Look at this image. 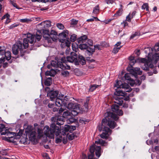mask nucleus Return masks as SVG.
<instances>
[{
	"instance_id": "1",
	"label": "nucleus",
	"mask_w": 159,
	"mask_h": 159,
	"mask_svg": "<svg viewBox=\"0 0 159 159\" xmlns=\"http://www.w3.org/2000/svg\"><path fill=\"white\" fill-rule=\"evenodd\" d=\"M51 120L54 123L51 124L50 129L48 126L44 127V133L47 137L51 139H53L54 134L57 136L60 135V133L61 132V127L60 126V128L59 127L56 126V125H63L64 121L63 118L61 117H52Z\"/></svg>"
},
{
	"instance_id": "2",
	"label": "nucleus",
	"mask_w": 159,
	"mask_h": 159,
	"mask_svg": "<svg viewBox=\"0 0 159 159\" xmlns=\"http://www.w3.org/2000/svg\"><path fill=\"white\" fill-rule=\"evenodd\" d=\"M111 118L116 120L118 119V117L116 115L110 112L107 113V117L102 120V127H104L103 130L105 131V132H103L100 135V136L102 138L107 139L109 135L108 133H111L110 129L108 127L105 126L108 125L110 128L112 129L114 128L116 126V123L114 121L112 120Z\"/></svg>"
},
{
	"instance_id": "3",
	"label": "nucleus",
	"mask_w": 159,
	"mask_h": 159,
	"mask_svg": "<svg viewBox=\"0 0 159 159\" xmlns=\"http://www.w3.org/2000/svg\"><path fill=\"white\" fill-rule=\"evenodd\" d=\"M37 129L38 133V138H40L43 135V129L39 127L37 123H34V130L33 129L32 126L29 125L25 129V131L27 135H28L29 139L31 141L35 142L36 140L37 135L36 131Z\"/></svg>"
},
{
	"instance_id": "4",
	"label": "nucleus",
	"mask_w": 159,
	"mask_h": 159,
	"mask_svg": "<svg viewBox=\"0 0 159 159\" xmlns=\"http://www.w3.org/2000/svg\"><path fill=\"white\" fill-rule=\"evenodd\" d=\"M45 39V42L48 43L52 42V39L50 38V32L47 29L41 28L40 29L38 30L35 35H34L35 38L38 41H39L42 38V34Z\"/></svg>"
},
{
	"instance_id": "5",
	"label": "nucleus",
	"mask_w": 159,
	"mask_h": 159,
	"mask_svg": "<svg viewBox=\"0 0 159 159\" xmlns=\"http://www.w3.org/2000/svg\"><path fill=\"white\" fill-rule=\"evenodd\" d=\"M18 130L19 131L16 135V133L11 132L8 129V131L10 134H8V133H7L5 134L7 136V138L8 141L13 143H15L17 142L16 140H17V142L20 143V140H19V139L20 138V128L18 129Z\"/></svg>"
},
{
	"instance_id": "6",
	"label": "nucleus",
	"mask_w": 159,
	"mask_h": 159,
	"mask_svg": "<svg viewBox=\"0 0 159 159\" xmlns=\"http://www.w3.org/2000/svg\"><path fill=\"white\" fill-rule=\"evenodd\" d=\"M64 95L61 94H59L55 100V104L57 106H66L67 105V102L70 98L69 96H66L64 97Z\"/></svg>"
},
{
	"instance_id": "7",
	"label": "nucleus",
	"mask_w": 159,
	"mask_h": 159,
	"mask_svg": "<svg viewBox=\"0 0 159 159\" xmlns=\"http://www.w3.org/2000/svg\"><path fill=\"white\" fill-rule=\"evenodd\" d=\"M67 107L71 111V114L74 116H76L80 112L81 107L79 104L69 103L67 105Z\"/></svg>"
},
{
	"instance_id": "8",
	"label": "nucleus",
	"mask_w": 159,
	"mask_h": 159,
	"mask_svg": "<svg viewBox=\"0 0 159 159\" xmlns=\"http://www.w3.org/2000/svg\"><path fill=\"white\" fill-rule=\"evenodd\" d=\"M101 148L100 146H96L95 144L91 146L90 148V154L88 156V159H97L94 157V152L95 150V154L97 157L99 158L101 155Z\"/></svg>"
},
{
	"instance_id": "9",
	"label": "nucleus",
	"mask_w": 159,
	"mask_h": 159,
	"mask_svg": "<svg viewBox=\"0 0 159 159\" xmlns=\"http://www.w3.org/2000/svg\"><path fill=\"white\" fill-rule=\"evenodd\" d=\"M114 88H117V89L121 88L124 89L126 92H129L132 90V89L129 86L127 83H122L120 81L116 80V83L114 85Z\"/></svg>"
},
{
	"instance_id": "10",
	"label": "nucleus",
	"mask_w": 159,
	"mask_h": 159,
	"mask_svg": "<svg viewBox=\"0 0 159 159\" xmlns=\"http://www.w3.org/2000/svg\"><path fill=\"white\" fill-rule=\"evenodd\" d=\"M27 35V38H24L23 40V46L24 48H26L28 46V43L32 44L34 41V35H33L31 34H24Z\"/></svg>"
},
{
	"instance_id": "11",
	"label": "nucleus",
	"mask_w": 159,
	"mask_h": 159,
	"mask_svg": "<svg viewBox=\"0 0 159 159\" xmlns=\"http://www.w3.org/2000/svg\"><path fill=\"white\" fill-rule=\"evenodd\" d=\"M51 65L52 66L55 68H57L59 67L63 70L65 69L70 70V66L66 65V66L65 65H64L63 64H62L60 62H58L57 61H52L51 63Z\"/></svg>"
},
{
	"instance_id": "12",
	"label": "nucleus",
	"mask_w": 159,
	"mask_h": 159,
	"mask_svg": "<svg viewBox=\"0 0 159 159\" xmlns=\"http://www.w3.org/2000/svg\"><path fill=\"white\" fill-rule=\"evenodd\" d=\"M67 61L71 63H74L75 65L79 64V62L77 59V55L74 52L71 53V56L66 57Z\"/></svg>"
},
{
	"instance_id": "13",
	"label": "nucleus",
	"mask_w": 159,
	"mask_h": 159,
	"mask_svg": "<svg viewBox=\"0 0 159 159\" xmlns=\"http://www.w3.org/2000/svg\"><path fill=\"white\" fill-rule=\"evenodd\" d=\"M0 54L1 55H4L7 60L8 61L11 58V53L10 51L5 52L4 47L0 46Z\"/></svg>"
},
{
	"instance_id": "14",
	"label": "nucleus",
	"mask_w": 159,
	"mask_h": 159,
	"mask_svg": "<svg viewBox=\"0 0 159 159\" xmlns=\"http://www.w3.org/2000/svg\"><path fill=\"white\" fill-rule=\"evenodd\" d=\"M59 92L58 91H51L47 93V96L48 97L50 98L51 101H53L59 95Z\"/></svg>"
},
{
	"instance_id": "15",
	"label": "nucleus",
	"mask_w": 159,
	"mask_h": 159,
	"mask_svg": "<svg viewBox=\"0 0 159 159\" xmlns=\"http://www.w3.org/2000/svg\"><path fill=\"white\" fill-rule=\"evenodd\" d=\"M129 71L135 78L137 77V74L141 75L142 74V71L140 70V68L138 67L135 68L134 69H130Z\"/></svg>"
},
{
	"instance_id": "16",
	"label": "nucleus",
	"mask_w": 159,
	"mask_h": 159,
	"mask_svg": "<svg viewBox=\"0 0 159 159\" xmlns=\"http://www.w3.org/2000/svg\"><path fill=\"white\" fill-rule=\"evenodd\" d=\"M20 41H18L16 44H15L12 47V51L13 54L17 55L19 52V51L20 49Z\"/></svg>"
},
{
	"instance_id": "17",
	"label": "nucleus",
	"mask_w": 159,
	"mask_h": 159,
	"mask_svg": "<svg viewBox=\"0 0 159 159\" xmlns=\"http://www.w3.org/2000/svg\"><path fill=\"white\" fill-rule=\"evenodd\" d=\"M51 22L49 20H46L42 22L41 23L38 25L39 27L40 26H43L42 28L44 29H48V28L50 27L51 26Z\"/></svg>"
},
{
	"instance_id": "18",
	"label": "nucleus",
	"mask_w": 159,
	"mask_h": 159,
	"mask_svg": "<svg viewBox=\"0 0 159 159\" xmlns=\"http://www.w3.org/2000/svg\"><path fill=\"white\" fill-rule=\"evenodd\" d=\"M71 126L68 125H66L63 130L60 129L61 132L60 133V134H61L63 136L66 135V132L68 131L71 132ZM59 135H60V134Z\"/></svg>"
},
{
	"instance_id": "19",
	"label": "nucleus",
	"mask_w": 159,
	"mask_h": 159,
	"mask_svg": "<svg viewBox=\"0 0 159 159\" xmlns=\"http://www.w3.org/2000/svg\"><path fill=\"white\" fill-rule=\"evenodd\" d=\"M61 43V48H63L66 47H69L70 45V42L67 39H62Z\"/></svg>"
},
{
	"instance_id": "20",
	"label": "nucleus",
	"mask_w": 159,
	"mask_h": 159,
	"mask_svg": "<svg viewBox=\"0 0 159 159\" xmlns=\"http://www.w3.org/2000/svg\"><path fill=\"white\" fill-rule=\"evenodd\" d=\"M8 131V129H6L5 125L2 124H0V133H1V135H5L6 133H7ZM8 134H10L8 132Z\"/></svg>"
},
{
	"instance_id": "21",
	"label": "nucleus",
	"mask_w": 159,
	"mask_h": 159,
	"mask_svg": "<svg viewBox=\"0 0 159 159\" xmlns=\"http://www.w3.org/2000/svg\"><path fill=\"white\" fill-rule=\"evenodd\" d=\"M50 38L53 40L52 42L57 40V34L55 31L53 30H52L50 33Z\"/></svg>"
},
{
	"instance_id": "22",
	"label": "nucleus",
	"mask_w": 159,
	"mask_h": 159,
	"mask_svg": "<svg viewBox=\"0 0 159 159\" xmlns=\"http://www.w3.org/2000/svg\"><path fill=\"white\" fill-rule=\"evenodd\" d=\"M151 56V54L149 53L148 54V59L143 58L141 59V61L142 62L145 63L147 66L148 65L149 63L152 61V58L150 57Z\"/></svg>"
},
{
	"instance_id": "23",
	"label": "nucleus",
	"mask_w": 159,
	"mask_h": 159,
	"mask_svg": "<svg viewBox=\"0 0 159 159\" xmlns=\"http://www.w3.org/2000/svg\"><path fill=\"white\" fill-rule=\"evenodd\" d=\"M150 53L151 54V56L150 57L152 58V61H153L154 63L156 64L159 60V54L155 53L152 55V53Z\"/></svg>"
},
{
	"instance_id": "24",
	"label": "nucleus",
	"mask_w": 159,
	"mask_h": 159,
	"mask_svg": "<svg viewBox=\"0 0 159 159\" xmlns=\"http://www.w3.org/2000/svg\"><path fill=\"white\" fill-rule=\"evenodd\" d=\"M115 89L116 91L114 93V95L116 96H124L126 94L125 92L120 90L119 89Z\"/></svg>"
},
{
	"instance_id": "25",
	"label": "nucleus",
	"mask_w": 159,
	"mask_h": 159,
	"mask_svg": "<svg viewBox=\"0 0 159 159\" xmlns=\"http://www.w3.org/2000/svg\"><path fill=\"white\" fill-rule=\"evenodd\" d=\"M111 110L112 111L115 113H118L119 110V106L117 104H113L111 106Z\"/></svg>"
},
{
	"instance_id": "26",
	"label": "nucleus",
	"mask_w": 159,
	"mask_h": 159,
	"mask_svg": "<svg viewBox=\"0 0 159 159\" xmlns=\"http://www.w3.org/2000/svg\"><path fill=\"white\" fill-rule=\"evenodd\" d=\"M52 83V79L51 77L47 78L44 82L45 84L47 86H50Z\"/></svg>"
},
{
	"instance_id": "27",
	"label": "nucleus",
	"mask_w": 159,
	"mask_h": 159,
	"mask_svg": "<svg viewBox=\"0 0 159 159\" xmlns=\"http://www.w3.org/2000/svg\"><path fill=\"white\" fill-rule=\"evenodd\" d=\"M95 143L100 144L102 146H105L107 145V144H106L105 141L102 140L101 139H100L98 141H95Z\"/></svg>"
},
{
	"instance_id": "28",
	"label": "nucleus",
	"mask_w": 159,
	"mask_h": 159,
	"mask_svg": "<svg viewBox=\"0 0 159 159\" xmlns=\"http://www.w3.org/2000/svg\"><path fill=\"white\" fill-rule=\"evenodd\" d=\"M114 102L117 104L121 105L122 104L123 101L121 98L117 97V98L115 99V101H114Z\"/></svg>"
},
{
	"instance_id": "29",
	"label": "nucleus",
	"mask_w": 159,
	"mask_h": 159,
	"mask_svg": "<svg viewBox=\"0 0 159 159\" xmlns=\"http://www.w3.org/2000/svg\"><path fill=\"white\" fill-rule=\"evenodd\" d=\"M88 47V46L86 43H81L79 45V48L81 49H86Z\"/></svg>"
},
{
	"instance_id": "30",
	"label": "nucleus",
	"mask_w": 159,
	"mask_h": 159,
	"mask_svg": "<svg viewBox=\"0 0 159 159\" xmlns=\"http://www.w3.org/2000/svg\"><path fill=\"white\" fill-rule=\"evenodd\" d=\"M67 138L70 140H71L74 139L76 136L75 134L74 133L71 134H67Z\"/></svg>"
},
{
	"instance_id": "31",
	"label": "nucleus",
	"mask_w": 159,
	"mask_h": 159,
	"mask_svg": "<svg viewBox=\"0 0 159 159\" xmlns=\"http://www.w3.org/2000/svg\"><path fill=\"white\" fill-rule=\"evenodd\" d=\"M87 37L86 35H84L79 38V41L80 43H84L87 40Z\"/></svg>"
},
{
	"instance_id": "32",
	"label": "nucleus",
	"mask_w": 159,
	"mask_h": 159,
	"mask_svg": "<svg viewBox=\"0 0 159 159\" xmlns=\"http://www.w3.org/2000/svg\"><path fill=\"white\" fill-rule=\"evenodd\" d=\"M71 113L68 111H64L63 114V117L64 118H66L68 116H70Z\"/></svg>"
},
{
	"instance_id": "33",
	"label": "nucleus",
	"mask_w": 159,
	"mask_h": 159,
	"mask_svg": "<svg viewBox=\"0 0 159 159\" xmlns=\"http://www.w3.org/2000/svg\"><path fill=\"white\" fill-rule=\"evenodd\" d=\"M99 10V7L98 5L94 7L93 10V12L94 14H97L98 13Z\"/></svg>"
},
{
	"instance_id": "34",
	"label": "nucleus",
	"mask_w": 159,
	"mask_h": 159,
	"mask_svg": "<svg viewBox=\"0 0 159 159\" xmlns=\"http://www.w3.org/2000/svg\"><path fill=\"white\" fill-rule=\"evenodd\" d=\"M61 35L65 38H66L68 34V31L67 30H64L62 33L61 34Z\"/></svg>"
},
{
	"instance_id": "35",
	"label": "nucleus",
	"mask_w": 159,
	"mask_h": 159,
	"mask_svg": "<svg viewBox=\"0 0 159 159\" xmlns=\"http://www.w3.org/2000/svg\"><path fill=\"white\" fill-rule=\"evenodd\" d=\"M72 47L73 50L76 52L78 50V45L75 43H73L72 45Z\"/></svg>"
},
{
	"instance_id": "36",
	"label": "nucleus",
	"mask_w": 159,
	"mask_h": 159,
	"mask_svg": "<svg viewBox=\"0 0 159 159\" xmlns=\"http://www.w3.org/2000/svg\"><path fill=\"white\" fill-rule=\"evenodd\" d=\"M142 9H146L147 11H149L148 5V4L147 3H145L143 4L142 7Z\"/></svg>"
},
{
	"instance_id": "37",
	"label": "nucleus",
	"mask_w": 159,
	"mask_h": 159,
	"mask_svg": "<svg viewBox=\"0 0 159 159\" xmlns=\"http://www.w3.org/2000/svg\"><path fill=\"white\" fill-rule=\"evenodd\" d=\"M151 49L152 51H153V50L155 51H159V43L156 44L154 48H151Z\"/></svg>"
},
{
	"instance_id": "38",
	"label": "nucleus",
	"mask_w": 159,
	"mask_h": 159,
	"mask_svg": "<svg viewBox=\"0 0 159 159\" xmlns=\"http://www.w3.org/2000/svg\"><path fill=\"white\" fill-rule=\"evenodd\" d=\"M76 39V35L75 34H73L71 35L70 37V40L71 42L75 41Z\"/></svg>"
},
{
	"instance_id": "39",
	"label": "nucleus",
	"mask_w": 159,
	"mask_h": 159,
	"mask_svg": "<svg viewBox=\"0 0 159 159\" xmlns=\"http://www.w3.org/2000/svg\"><path fill=\"white\" fill-rule=\"evenodd\" d=\"M122 10H123L121 8H120L118 11L114 14V16H120L122 14Z\"/></svg>"
},
{
	"instance_id": "40",
	"label": "nucleus",
	"mask_w": 159,
	"mask_h": 159,
	"mask_svg": "<svg viewBox=\"0 0 159 159\" xmlns=\"http://www.w3.org/2000/svg\"><path fill=\"white\" fill-rule=\"evenodd\" d=\"M61 74L64 77H66L69 75V72L67 71H62L61 72Z\"/></svg>"
},
{
	"instance_id": "41",
	"label": "nucleus",
	"mask_w": 159,
	"mask_h": 159,
	"mask_svg": "<svg viewBox=\"0 0 159 159\" xmlns=\"http://www.w3.org/2000/svg\"><path fill=\"white\" fill-rule=\"evenodd\" d=\"M98 86L99 85L96 84L93 85L90 87L89 90L90 91L92 92L95 90L96 89Z\"/></svg>"
},
{
	"instance_id": "42",
	"label": "nucleus",
	"mask_w": 159,
	"mask_h": 159,
	"mask_svg": "<svg viewBox=\"0 0 159 159\" xmlns=\"http://www.w3.org/2000/svg\"><path fill=\"white\" fill-rule=\"evenodd\" d=\"M61 62H60L62 64H63L62 63H64V64H63L64 65H65L66 66V65H67L66 63L67 62V60H66V58L65 57H63L61 58Z\"/></svg>"
},
{
	"instance_id": "43",
	"label": "nucleus",
	"mask_w": 159,
	"mask_h": 159,
	"mask_svg": "<svg viewBox=\"0 0 159 159\" xmlns=\"http://www.w3.org/2000/svg\"><path fill=\"white\" fill-rule=\"evenodd\" d=\"M121 46H120L119 47H115H115L114 48L113 50V53H114L115 54H116L117 53L119 50L120 48H121Z\"/></svg>"
},
{
	"instance_id": "44",
	"label": "nucleus",
	"mask_w": 159,
	"mask_h": 159,
	"mask_svg": "<svg viewBox=\"0 0 159 159\" xmlns=\"http://www.w3.org/2000/svg\"><path fill=\"white\" fill-rule=\"evenodd\" d=\"M57 26L60 30H63L64 28L63 25L61 23H57Z\"/></svg>"
},
{
	"instance_id": "45",
	"label": "nucleus",
	"mask_w": 159,
	"mask_h": 159,
	"mask_svg": "<svg viewBox=\"0 0 159 159\" xmlns=\"http://www.w3.org/2000/svg\"><path fill=\"white\" fill-rule=\"evenodd\" d=\"M124 77L126 80H131V79L130 77V74L129 73H126L124 75Z\"/></svg>"
},
{
	"instance_id": "46",
	"label": "nucleus",
	"mask_w": 159,
	"mask_h": 159,
	"mask_svg": "<svg viewBox=\"0 0 159 159\" xmlns=\"http://www.w3.org/2000/svg\"><path fill=\"white\" fill-rule=\"evenodd\" d=\"M75 121V119L73 118H71L67 120V122L68 124L72 123Z\"/></svg>"
},
{
	"instance_id": "47",
	"label": "nucleus",
	"mask_w": 159,
	"mask_h": 159,
	"mask_svg": "<svg viewBox=\"0 0 159 159\" xmlns=\"http://www.w3.org/2000/svg\"><path fill=\"white\" fill-rule=\"evenodd\" d=\"M86 43L88 44V45L90 46H92L93 45V41H92L91 39H88L87 40V39L86 41Z\"/></svg>"
},
{
	"instance_id": "48",
	"label": "nucleus",
	"mask_w": 159,
	"mask_h": 159,
	"mask_svg": "<svg viewBox=\"0 0 159 159\" xmlns=\"http://www.w3.org/2000/svg\"><path fill=\"white\" fill-rule=\"evenodd\" d=\"M50 74L51 76H53L55 75L56 74V72L54 70L51 69V70H50Z\"/></svg>"
},
{
	"instance_id": "49",
	"label": "nucleus",
	"mask_w": 159,
	"mask_h": 159,
	"mask_svg": "<svg viewBox=\"0 0 159 159\" xmlns=\"http://www.w3.org/2000/svg\"><path fill=\"white\" fill-rule=\"evenodd\" d=\"M140 34V33L138 32H136L134 34L131 35L130 38L131 39H133L134 37L137 36H139Z\"/></svg>"
},
{
	"instance_id": "50",
	"label": "nucleus",
	"mask_w": 159,
	"mask_h": 159,
	"mask_svg": "<svg viewBox=\"0 0 159 159\" xmlns=\"http://www.w3.org/2000/svg\"><path fill=\"white\" fill-rule=\"evenodd\" d=\"M62 137L61 136V137L60 136V138H57L56 139V143H61L62 140Z\"/></svg>"
},
{
	"instance_id": "51",
	"label": "nucleus",
	"mask_w": 159,
	"mask_h": 159,
	"mask_svg": "<svg viewBox=\"0 0 159 159\" xmlns=\"http://www.w3.org/2000/svg\"><path fill=\"white\" fill-rule=\"evenodd\" d=\"M105 1L108 4H112L114 2L115 0H105Z\"/></svg>"
},
{
	"instance_id": "52",
	"label": "nucleus",
	"mask_w": 159,
	"mask_h": 159,
	"mask_svg": "<svg viewBox=\"0 0 159 159\" xmlns=\"http://www.w3.org/2000/svg\"><path fill=\"white\" fill-rule=\"evenodd\" d=\"M67 136L62 137V140L64 143H66L67 142Z\"/></svg>"
},
{
	"instance_id": "53",
	"label": "nucleus",
	"mask_w": 159,
	"mask_h": 159,
	"mask_svg": "<svg viewBox=\"0 0 159 159\" xmlns=\"http://www.w3.org/2000/svg\"><path fill=\"white\" fill-rule=\"evenodd\" d=\"M10 17V15L8 14H7L3 16L2 18V20H3L5 19H8Z\"/></svg>"
},
{
	"instance_id": "54",
	"label": "nucleus",
	"mask_w": 159,
	"mask_h": 159,
	"mask_svg": "<svg viewBox=\"0 0 159 159\" xmlns=\"http://www.w3.org/2000/svg\"><path fill=\"white\" fill-rule=\"evenodd\" d=\"M79 58L83 61L82 63L83 64H84L85 63V59L83 56L79 55Z\"/></svg>"
},
{
	"instance_id": "55",
	"label": "nucleus",
	"mask_w": 159,
	"mask_h": 159,
	"mask_svg": "<svg viewBox=\"0 0 159 159\" xmlns=\"http://www.w3.org/2000/svg\"><path fill=\"white\" fill-rule=\"evenodd\" d=\"M12 4V5L14 7H16L17 9H20V8L18 7L16 4V3L14 1L12 2V3H11Z\"/></svg>"
},
{
	"instance_id": "56",
	"label": "nucleus",
	"mask_w": 159,
	"mask_h": 159,
	"mask_svg": "<svg viewBox=\"0 0 159 159\" xmlns=\"http://www.w3.org/2000/svg\"><path fill=\"white\" fill-rule=\"evenodd\" d=\"M131 16H130V14H129L128 16L126 17V20L128 21L129 22L131 21Z\"/></svg>"
},
{
	"instance_id": "57",
	"label": "nucleus",
	"mask_w": 159,
	"mask_h": 159,
	"mask_svg": "<svg viewBox=\"0 0 159 159\" xmlns=\"http://www.w3.org/2000/svg\"><path fill=\"white\" fill-rule=\"evenodd\" d=\"M29 21H30L29 19H27L26 18L20 19V22L23 23L27 22Z\"/></svg>"
},
{
	"instance_id": "58",
	"label": "nucleus",
	"mask_w": 159,
	"mask_h": 159,
	"mask_svg": "<svg viewBox=\"0 0 159 159\" xmlns=\"http://www.w3.org/2000/svg\"><path fill=\"white\" fill-rule=\"evenodd\" d=\"M94 19H96L97 20H99L98 19L97 17H93V18H91V19H89L87 20V21H88V22L89 21H92L94 20Z\"/></svg>"
},
{
	"instance_id": "59",
	"label": "nucleus",
	"mask_w": 159,
	"mask_h": 159,
	"mask_svg": "<svg viewBox=\"0 0 159 159\" xmlns=\"http://www.w3.org/2000/svg\"><path fill=\"white\" fill-rule=\"evenodd\" d=\"M136 62V60L130 61L129 64L131 66H132L134 65Z\"/></svg>"
},
{
	"instance_id": "60",
	"label": "nucleus",
	"mask_w": 159,
	"mask_h": 159,
	"mask_svg": "<svg viewBox=\"0 0 159 159\" xmlns=\"http://www.w3.org/2000/svg\"><path fill=\"white\" fill-rule=\"evenodd\" d=\"M89 101V100L88 99H87L86 100V102H85L84 103V106L86 108H88Z\"/></svg>"
},
{
	"instance_id": "61",
	"label": "nucleus",
	"mask_w": 159,
	"mask_h": 159,
	"mask_svg": "<svg viewBox=\"0 0 159 159\" xmlns=\"http://www.w3.org/2000/svg\"><path fill=\"white\" fill-rule=\"evenodd\" d=\"M77 21L73 19L72 20L71 22V25H75L77 24Z\"/></svg>"
},
{
	"instance_id": "62",
	"label": "nucleus",
	"mask_w": 159,
	"mask_h": 159,
	"mask_svg": "<svg viewBox=\"0 0 159 159\" xmlns=\"http://www.w3.org/2000/svg\"><path fill=\"white\" fill-rule=\"evenodd\" d=\"M118 113H116L119 116H121L123 114V112L121 110H119L118 111Z\"/></svg>"
},
{
	"instance_id": "63",
	"label": "nucleus",
	"mask_w": 159,
	"mask_h": 159,
	"mask_svg": "<svg viewBox=\"0 0 159 159\" xmlns=\"http://www.w3.org/2000/svg\"><path fill=\"white\" fill-rule=\"evenodd\" d=\"M121 24L124 25V27L128 26V23L126 21H125L123 23H122Z\"/></svg>"
},
{
	"instance_id": "64",
	"label": "nucleus",
	"mask_w": 159,
	"mask_h": 159,
	"mask_svg": "<svg viewBox=\"0 0 159 159\" xmlns=\"http://www.w3.org/2000/svg\"><path fill=\"white\" fill-rule=\"evenodd\" d=\"M5 61V58L4 57H2L0 58V64L4 62Z\"/></svg>"
}]
</instances>
